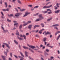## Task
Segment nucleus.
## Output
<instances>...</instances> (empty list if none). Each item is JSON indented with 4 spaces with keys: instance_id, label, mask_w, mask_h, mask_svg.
<instances>
[{
    "instance_id": "1",
    "label": "nucleus",
    "mask_w": 60,
    "mask_h": 60,
    "mask_svg": "<svg viewBox=\"0 0 60 60\" xmlns=\"http://www.w3.org/2000/svg\"><path fill=\"white\" fill-rule=\"evenodd\" d=\"M52 6V5H51L49 6H45L43 8V9L49 8H50V7H51Z\"/></svg>"
},
{
    "instance_id": "2",
    "label": "nucleus",
    "mask_w": 60,
    "mask_h": 60,
    "mask_svg": "<svg viewBox=\"0 0 60 60\" xmlns=\"http://www.w3.org/2000/svg\"><path fill=\"white\" fill-rule=\"evenodd\" d=\"M30 12H26L25 15H24L23 16V17H26V16H27L28 15V14H30Z\"/></svg>"
},
{
    "instance_id": "3",
    "label": "nucleus",
    "mask_w": 60,
    "mask_h": 60,
    "mask_svg": "<svg viewBox=\"0 0 60 60\" xmlns=\"http://www.w3.org/2000/svg\"><path fill=\"white\" fill-rule=\"evenodd\" d=\"M28 46L30 48H31L32 49H36V47L34 46H33L32 45H29L28 44Z\"/></svg>"
},
{
    "instance_id": "4",
    "label": "nucleus",
    "mask_w": 60,
    "mask_h": 60,
    "mask_svg": "<svg viewBox=\"0 0 60 60\" xmlns=\"http://www.w3.org/2000/svg\"><path fill=\"white\" fill-rule=\"evenodd\" d=\"M31 23V21H28L27 22V23H26L25 24H23V26H26V25H27L28 24H29V23Z\"/></svg>"
},
{
    "instance_id": "5",
    "label": "nucleus",
    "mask_w": 60,
    "mask_h": 60,
    "mask_svg": "<svg viewBox=\"0 0 60 60\" xmlns=\"http://www.w3.org/2000/svg\"><path fill=\"white\" fill-rule=\"evenodd\" d=\"M39 17V18H41V19H43L44 17H43L42 16V15L41 14H40L38 15Z\"/></svg>"
},
{
    "instance_id": "6",
    "label": "nucleus",
    "mask_w": 60,
    "mask_h": 60,
    "mask_svg": "<svg viewBox=\"0 0 60 60\" xmlns=\"http://www.w3.org/2000/svg\"><path fill=\"white\" fill-rule=\"evenodd\" d=\"M1 28L3 30V32H4V33H6V32H8V30H4V27H3V26H1Z\"/></svg>"
},
{
    "instance_id": "7",
    "label": "nucleus",
    "mask_w": 60,
    "mask_h": 60,
    "mask_svg": "<svg viewBox=\"0 0 60 60\" xmlns=\"http://www.w3.org/2000/svg\"><path fill=\"white\" fill-rule=\"evenodd\" d=\"M4 44V45H6V46L8 48V49H10V46H9V45H8V44H7L6 43H3Z\"/></svg>"
},
{
    "instance_id": "8",
    "label": "nucleus",
    "mask_w": 60,
    "mask_h": 60,
    "mask_svg": "<svg viewBox=\"0 0 60 60\" xmlns=\"http://www.w3.org/2000/svg\"><path fill=\"white\" fill-rule=\"evenodd\" d=\"M60 11V10H57V11H54V12H55V13H59V12Z\"/></svg>"
},
{
    "instance_id": "9",
    "label": "nucleus",
    "mask_w": 60,
    "mask_h": 60,
    "mask_svg": "<svg viewBox=\"0 0 60 60\" xmlns=\"http://www.w3.org/2000/svg\"><path fill=\"white\" fill-rule=\"evenodd\" d=\"M45 34V35H47V34H51V33L49 32H47Z\"/></svg>"
},
{
    "instance_id": "10",
    "label": "nucleus",
    "mask_w": 60,
    "mask_h": 60,
    "mask_svg": "<svg viewBox=\"0 0 60 60\" xmlns=\"http://www.w3.org/2000/svg\"><path fill=\"white\" fill-rule=\"evenodd\" d=\"M32 26H33V25H29L28 27L29 29H31V27H32Z\"/></svg>"
},
{
    "instance_id": "11",
    "label": "nucleus",
    "mask_w": 60,
    "mask_h": 60,
    "mask_svg": "<svg viewBox=\"0 0 60 60\" xmlns=\"http://www.w3.org/2000/svg\"><path fill=\"white\" fill-rule=\"evenodd\" d=\"M52 19H53L52 17L50 18L49 19H48L47 20L48 21H50Z\"/></svg>"
},
{
    "instance_id": "12",
    "label": "nucleus",
    "mask_w": 60,
    "mask_h": 60,
    "mask_svg": "<svg viewBox=\"0 0 60 60\" xmlns=\"http://www.w3.org/2000/svg\"><path fill=\"white\" fill-rule=\"evenodd\" d=\"M41 20V19H38L36 20V21L37 22V21H39L40 20Z\"/></svg>"
},
{
    "instance_id": "13",
    "label": "nucleus",
    "mask_w": 60,
    "mask_h": 60,
    "mask_svg": "<svg viewBox=\"0 0 60 60\" xmlns=\"http://www.w3.org/2000/svg\"><path fill=\"white\" fill-rule=\"evenodd\" d=\"M14 26H16V27H17V26H19V24H18V23H15L14 24Z\"/></svg>"
},
{
    "instance_id": "14",
    "label": "nucleus",
    "mask_w": 60,
    "mask_h": 60,
    "mask_svg": "<svg viewBox=\"0 0 60 60\" xmlns=\"http://www.w3.org/2000/svg\"><path fill=\"white\" fill-rule=\"evenodd\" d=\"M2 57L3 58V59L4 60H6V59H5V57H4V56H2Z\"/></svg>"
},
{
    "instance_id": "15",
    "label": "nucleus",
    "mask_w": 60,
    "mask_h": 60,
    "mask_svg": "<svg viewBox=\"0 0 60 60\" xmlns=\"http://www.w3.org/2000/svg\"><path fill=\"white\" fill-rule=\"evenodd\" d=\"M19 14H20L19 13H17L16 14H15V16H16V17H18V16H19Z\"/></svg>"
},
{
    "instance_id": "16",
    "label": "nucleus",
    "mask_w": 60,
    "mask_h": 60,
    "mask_svg": "<svg viewBox=\"0 0 60 60\" xmlns=\"http://www.w3.org/2000/svg\"><path fill=\"white\" fill-rule=\"evenodd\" d=\"M8 16L9 17H12L13 16V14H10V15H8Z\"/></svg>"
},
{
    "instance_id": "17",
    "label": "nucleus",
    "mask_w": 60,
    "mask_h": 60,
    "mask_svg": "<svg viewBox=\"0 0 60 60\" xmlns=\"http://www.w3.org/2000/svg\"><path fill=\"white\" fill-rule=\"evenodd\" d=\"M53 26H59L58 24H55L53 25Z\"/></svg>"
},
{
    "instance_id": "18",
    "label": "nucleus",
    "mask_w": 60,
    "mask_h": 60,
    "mask_svg": "<svg viewBox=\"0 0 60 60\" xmlns=\"http://www.w3.org/2000/svg\"><path fill=\"white\" fill-rule=\"evenodd\" d=\"M26 9H20V11H25Z\"/></svg>"
},
{
    "instance_id": "19",
    "label": "nucleus",
    "mask_w": 60,
    "mask_h": 60,
    "mask_svg": "<svg viewBox=\"0 0 60 60\" xmlns=\"http://www.w3.org/2000/svg\"><path fill=\"white\" fill-rule=\"evenodd\" d=\"M46 39H47V38H45L43 39V41H45L46 40Z\"/></svg>"
},
{
    "instance_id": "20",
    "label": "nucleus",
    "mask_w": 60,
    "mask_h": 60,
    "mask_svg": "<svg viewBox=\"0 0 60 60\" xmlns=\"http://www.w3.org/2000/svg\"><path fill=\"white\" fill-rule=\"evenodd\" d=\"M4 4H5V5H6V7L7 8L8 6L7 4V2H5Z\"/></svg>"
},
{
    "instance_id": "21",
    "label": "nucleus",
    "mask_w": 60,
    "mask_h": 60,
    "mask_svg": "<svg viewBox=\"0 0 60 60\" xmlns=\"http://www.w3.org/2000/svg\"><path fill=\"white\" fill-rule=\"evenodd\" d=\"M22 27V25H20L19 26V29H21Z\"/></svg>"
},
{
    "instance_id": "22",
    "label": "nucleus",
    "mask_w": 60,
    "mask_h": 60,
    "mask_svg": "<svg viewBox=\"0 0 60 60\" xmlns=\"http://www.w3.org/2000/svg\"><path fill=\"white\" fill-rule=\"evenodd\" d=\"M25 53L26 56H28V55H27V52L26 51H25Z\"/></svg>"
},
{
    "instance_id": "23",
    "label": "nucleus",
    "mask_w": 60,
    "mask_h": 60,
    "mask_svg": "<svg viewBox=\"0 0 60 60\" xmlns=\"http://www.w3.org/2000/svg\"><path fill=\"white\" fill-rule=\"evenodd\" d=\"M56 6H57V7H59V4L58 3H57L56 4Z\"/></svg>"
},
{
    "instance_id": "24",
    "label": "nucleus",
    "mask_w": 60,
    "mask_h": 60,
    "mask_svg": "<svg viewBox=\"0 0 60 60\" xmlns=\"http://www.w3.org/2000/svg\"><path fill=\"white\" fill-rule=\"evenodd\" d=\"M14 42L16 44H18V43L16 40H14Z\"/></svg>"
},
{
    "instance_id": "25",
    "label": "nucleus",
    "mask_w": 60,
    "mask_h": 60,
    "mask_svg": "<svg viewBox=\"0 0 60 60\" xmlns=\"http://www.w3.org/2000/svg\"><path fill=\"white\" fill-rule=\"evenodd\" d=\"M20 53L21 54V56H23V57H24V55H23V53H22V52H20Z\"/></svg>"
},
{
    "instance_id": "26",
    "label": "nucleus",
    "mask_w": 60,
    "mask_h": 60,
    "mask_svg": "<svg viewBox=\"0 0 60 60\" xmlns=\"http://www.w3.org/2000/svg\"><path fill=\"white\" fill-rule=\"evenodd\" d=\"M7 21L9 22H11V20H9L8 19H7Z\"/></svg>"
},
{
    "instance_id": "27",
    "label": "nucleus",
    "mask_w": 60,
    "mask_h": 60,
    "mask_svg": "<svg viewBox=\"0 0 60 60\" xmlns=\"http://www.w3.org/2000/svg\"><path fill=\"white\" fill-rule=\"evenodd\" d=\"M23 47L25 49H28V48L27 47H26L25 46H23Z\"/></svg>"
},
{
    "instance_id": "28",
    "label": "nucleus",
    "mask_w": 60,
    "mask_h": 60,
    "mask_svg": "<svg viewBox=\"0 0 60 60\" xmlns=\"http://www.w3.org/2000/svg\"><path fill=\"white\" fill-rule=\"evenodd\" d=\"M39 34H41V33H42V31H41V30H40L38 32Z\"/></svg>"
},
{
    "instance_id": "29",
    "label": "nucleus",
    "mask_w": 60,
    "mask_h": 60,
    "mask_svg": "<svg viewBox=\"0 0 60 60\" xmlns=\"http://www.w3.org/2000/svg\"><path fill=\"white\" fill-rule=\"evenodd\" d=\"M47 11H51V10H50V9H48L47 10Z\"/></svg>"
},
{
    "instance_id": "30",
    "label": "nucleus",
    "mask_w": 60,
    "mask_h": 60,
    "mask_svg": "<svg viewBox=\"0 0 60 60\" xmlns=\"http://www.w3.org/2000/svg\"><path fill=\"white\" fill-rule=\"evenodd\" d=\"M23 37L25 39H26V35H23Z\"/></svg>"
},
{
    "instance_id": "31",
    "label": "nucleus",
    "mask_w": 60,
    "mask_h": 60,
    "mask_svg": "<svg viewBox=\"0 0 60 60\" xmlns=\"http://www.w3.org/2000/svg\"><path fill=\"white\" fill-rule=\"evenodd\" d=\"M43 13H46L47 12H48V11H44L43 12Z\"/></svg>"
},
{
    "instance_id": "32",
    "label": "nucleus",
    "mask_w": 60,
    "mask_h": 60,
    "mask_svg": "<svg viewBox=\"0 0 60 60\" xmlns=\"http://www.w3.org/2000/svg\"><path fill=\"white\" fill-rule=\"evenodd\" d=\"M60 35H59V36L57 38V40H58L59 39V38H60Z\"/></svg>"
},
{
    "instance_id": "33",
    "label": "nucleus",
    "mask_w": 60,
    "mask_h": 60,
    "mask_svg": "<svg viewBox=\"0 0 60 60\" xmlns=\"http://www.w3.org/2000/svg\"><path fill=\"white\" fill-rule=\"evenodd\" d=\"M2 10L3 11H6V10L5 9H3Z\"/></svg>"
},
{
    "instance_id": "34",
    "label": "nucleus",
    "mask_w": 60,
    "mask_h": 60,
    "mask_svg": "<svg viewBox=\"0 0 60 60\" xmlns=\"http://www.w3.org/2000/svg\"><path fill=\"white\" fill-rule=\"evenodd\" d=\"M29 49L31 51V52H32L33 53H34V51H33V50H31V49H30V48Z\"/></svg>"
},
{
    "instance_id": "35",
    "label": "nucleus",
    "mask_w": 60,
    "mask_h": 60,
    "mask_svg": "<svg viewBox=\"0 0 60 60\" xmlns=\"http://www.w3.org/2000/svg\"><path fill=\"white\" fill-rule=\"evenodd\" d=\"M39 7V6H35V7H34V8H37Z\"/></svg>"
},
{
    "instance_id": "36",
    "label": "nucleus",
    "mask_w": 60,
    "mask_h": 60,
    "mask_svg": "<svg viewBox=\"0 0 60 60\" xmlns=\"http://www.w3.org/2000/svg\"><path fill=\"white\" fill-rule=\"evenodd\" d=\"M18 2L19 4H21V2L19 0H18Z\"/></svg>"
},
{
    "instance_id": "37",
    "label": "nucleus",
    "mask_w": 60,
    "mask_h": 60,
    "mask_svg": "<svg viewBox=\"0 0 60 60\" xmlns=\"http://www.w3.org/2000/svg\"><path fill=\"white\" fill-rule=\"evenodd\" d=\"M6 11H9V8H7L6 9Z\"/></svg>"
},
{
    "instance_id": "38",
    "label": "nucleus",
    "mask_w": 60,
    "mask_h": 60,
    "mask_svg": "<svg viewBox=\"0 0 60 60\" xmlns=\"http://www.w3.org/2000/svg\"><path fill=\"white\" fill-rule=\"evenodd\" d=\"M4 53L5 54V55H6V56H7V53L5 52H4Z\"/></svg>"
},
{
    "instance_id": "39",
    "label": "nucleus",
    "mask_w": 60,
    "mask_h": 60,
    "mask_svg": "<svg viewBox=\"0 0 60 60\" xmlns=\"http://www.w3.org/2000/svg\"><path fill=\"white\" fill-rule=\"evenodd\" d=\"M15 11H16L17 12H19V11H18V10L17 8H15Z\"/></svg>"
},
{
    "instance_id": "40",
    "label": "nucleus",
    "mask_w": 60,
    "mask_h": 60,
    "mask_svg": "<svg viewBox=\"0 0 60 60\" xmlns=\"http://www.w3.org/2000/svg\"><path fill=\"white\" fill-rule=\"evenodd\" d=\"M1 14L2 15V16H4V13L2 12H1Z\"/></svg>"
},
{
    "instance_id": "41",
    "label": "nucleus",
    "mask_w": 60,
    "mask_h": 60,
    "mask_svg": "<svg viewBox=\"0 0 60 60\" xmlns=\"http://www.w3.org/2000/svg\"><path fill=\"white\" fill-rule=\"evenodd\" d=\"M50 44H48L47 45V47H49V45H50Z\"/></svg>"
},
{
    "instance_id": "42",
    "label": "nucleus",
    "mask_w": 60,
    "mask_h": 60,
    "mask_svg": "<svg viewBox=\"0 0 60 60\" xmlns=\"http://www.w3.org/2000/svg\"><path fill=\"white\" fill-rule=\"evenodd\" d=\"M41 25L42 26V27H44V24L43 23H41Z\"/></svg>"
},
{
    "instance_id": "43",
    "label": "nucleus",
    "mask_w": 60,
    "mask_h": 60,
    "mask_svg": "<svg viewBox=\"0 0 60 60\" xmlns=\"http://www.w3.org/2000/svg\"><path fill=\"white\" fill-rule=\"evenodd\" d=\"M0 4H3V1H2V0H1L0 2Z\"/></svg>"
},
{
    "instance_id": "44",
    "label": "nucleus",
    "mask_w": 60,
    "mask_h": 60,
    "mask_svg": "<svg viewBox=\"0 0 60 60\" xmlns=\"http://www.w3.org/2000/svg\"><path fill=\"white\" fill-rule=\"evenodd\" d=\"M46 51H47V52H49V50L48 49H46Z\"/></svg>"
},
{
    "instance_id": "45",
    "label": "nucleus",
    "mask_w": 60,
    "mask_h": 60,
    "mask_svg": "<svg viewBox=\"0 0 60 60\" xmlns=\"http://www.w3.org/2000/svg\"><path fill=\"white\" fill-rule=\"evenodd\" d=\"M15 28H14L13 29H11V30H15Z\"/></svg>"
},
{
    "instance_id": "46",
    "label": "nucleus",
    "mask_w": 60,
    "mask_h": 60,
    "mask_svg": "<svg viewBox=\"0 0 60 60\" xmlns=\"http://www.w3.org/2000/svg\"><path fill=\"white\" fill-rule=\"evenodd\" d=\"M16 35H19V33L18 32H17V33H16Z\"/></svg>"
},
{
    "instance_id": "47",
    "label": "nucleus",
    "mask_w": 60,
    "mask_h": 60,
    "mask_svg": "<svg viewBox=\"0 0 60 60\" xmlns=\"http://www.w3.org/2000/svg\"><path fill=\"white\" fill-rule=\"evenodd\" d=\"M51 13H52V11H50L48 12V14H50Z\"/></svg>"
},
{
    "instance_id": "48",
    "label": "nucleus",
    "mask_w": 60,
    "mask_h": 60,
    "mask_svg": "<svg viewBox=\"0 0 60 60\" xmlns=\"http://www.w3.org/2000/svg\"><path fill=\"white\" fill-rule=\"evenodd\" d=\"M14 56L16 57V58H18V57L17 56L15 55H14Z\"/></svg>"
},
{
    "instance_id": "49",
    "label": "nucleus",
    "mask_w": 60,
    "mask_h": 60,
    "mask_svg": "<svg viewBox=\"0 0 60 60\" xmlns=\"http://www.w3.org/2000/svg\"><path fill=\"white\" fill-rule=\"evenodd\" d=\"M35 36L36 37H39V35L38 34H37L35 35Z\"/></svg>"
},
{
    "instance_id": "50",
    "label": "nucleus",
    "mask_w": 60,
    "mask_h": 60,
    "mask_svg": "<svg viewBox=\"0 0 60 60\" xmlns=\"http://www.w3.org/2000/svg\"><path fill=\"white\" fill-rule=\"evenodd\" d=\"M38 14H39V13H37L35 14V16H37V15H38Z\"/></svg>"
},
{
    "instance_id": "51",
    "label": "nucleus",
    "mask_w": 60,
    "mask_h": 60,
    "mask_svg": "<svg viewBox=\"0 0 60 60\" xmlns=\"http://www.w3.org/2000/svg\"><path fill=\"white\" fill-rule=\"evenodd\" d=\"M36 25H35V26H34V29H35V28H36Z\"/></svg>"
},
{
    "instance_id": "52",
    "label": "nucleus",
    "mask_w": 60,
    "mask_h": 60,
    "mask_svg": "<svg viewBox=\"0 0 60 60\" xmlns=\"http://www.w3.org/2000/svg\"><path fill=\"white\" fill-rule=\"evenodd\" d=\"M34 10V8H32L31 9V11H33Z\"/></svg>"
},
{
    "instance_id": "53",
    "label": "nucleus",
    "mask_w": 60,
    "mask_h": 60,
    "mask_svg": "<svg viewBox=\"0 0 60 60\" xmlns=\"http://www.w3.org/2000/svg\"><path fill=\"white\" fill-rule=\"evenodd\" d=\"M57 52H58V54H60V52L58 50L57 51Z\"/></svg>"
},
{
    "instance_id": "54",
    "label": "nucleus",
    "mask_w": 60,
    "mask_h": 60,
    "mask_svg": "<svg viewBox=\"0 0 60 60\" xmlns=\"http://www.w3.org/2000/svg\"><path fill=\"white\" fill-rule=\"evenodd\" d=\"M28 6H29V7H32V5H29Z\"/></svg>"
},
{
    "instance_id": "55",
    "label": "nucleus",
    "mask_w": 60,
    "mask_h": 60,
    "mask_svg": "<svg viewBox=\"0 0 60 60\" xmlns=\"http://www.w3.org/2000/svg\"><path fill=\"white\" fill-rule=\"evenodd\" d=\"M10 56H11V57H12V53H11V52L10 53Z\"/></svg>"
},
{
    "instance_id": "56",
    "label": "nucleus",
    "mask_w": 60,
    "mask_h": 60,
    "mask_svg": "<svg viewBox=\"0 0 60 60\" xmlns=\"http://www.w3.org/2000/svg\"><path fill=\"white\" fill-rule=\"evenodd\" d=\"M50 2H49L47 3V4H46V5H48V4H50Z\"/></svg>"
},
{
    "instance_id": "57",
    "label": "nucleus",
    "mask_w": 60,
    "mask_h": 60,
    "mask_svg": "<svg viewBox=\"0 0 60 60\" xmlns=\"http://www.w3.org/2000/svg\"><path fill=\"white\" fill-rule=\"evenodd\" d=\"M51 59H53L54 58V57L53 56H51L50 57Z\"/></svg>"
},
{
    "instance_id": "58",
    "label": "nucleus",
    "mask_w": 60,
    "mask_h": 60,
    "mask_svg": "<svg viewBox=\"0 0 60 60\" xmlns=\"http://www.w3.org/2000/svg\"><path fill=\"white\" fill-rule=\"evenodd\" d=\"M57 34H58L57 33V32H56L55 34V35H57Z\"/></svg>"
},
{
    "instance_id": "59",
    "label": "nucleus",
    "mask_w": 60,
    "mask_h": 60,
    "mask_svg": "<svg viewBox=\"0 0 60 60\" xmlns=\"http://www.w3.org/2000/svg\"><path fill=\"white\" fill-rule=\"evenodd\" d=\"M2 15V16H1L2 18V19H4V17Z\"/></svg>"
},
{
    "instance_id": "60",
    "label": "nucleus",
    "mask_w": 60,
    "mask_h": 60,
    "mask_svg": "<svg viewBox=\"0 0 60 60\" xmlns=\"http://www.w3.org/2000/svg\"><path fill=\"white\" fill-rule=\"evenodd\" d=\"M49 47H50V48H53V46H49Z\"/></svg>"
},
{
    "instance_id": "61",
    "label": "nucleus",
    "mask_w": 60,
    "mask_h": 60,
    "mask_svg": "<svg viewBox=\"0 0 60 60\" xmlns=\"http://www.w3.org/2000/svg\"><path fill=\"white\" fill-rule=\"evenodd\" d=\"M9 60H12L11 58H9Z\"/></svg>"
},
{
    "instance_id": "62",
    "label": "nucleus",
    "mask_w": 60,
    "mask_h": 60,
    "mask_svg": "<svg viewBox=\"0 0 60 60\" xmlns=\"http://www.w3.org/2000/svg\"><path fill=\"white\" fill-rule=\"evenodd\" d=\"M36 27H40V26L38 25H36Z\"/></svg>"
},
{
    "instance_id": "63",
    "label": "nucleus",
    "mask_w": 60,
    "mask_h": 60,
    "mask_svg": "<svg viewBox=\"0 0 60 60\" xmlns=\"http://www.w3.org/2000/svg\"><path fill=\"white\" fill-rule=\"evenodd\" d=\"M19 35L20 37H23V36H22V35Z\"/></svg>"
},
{
    "instance_id": "64",
    "label": "nucleus",
    "mask_w": 60,
    "mask_h": 60,
    "mask_svg": "<svg viewBox=\"0 0 60 60\" xmlns=\"http://www.w3.org/2000/svg\"><path fill=\"white\" fill-rule=\"evenodd\" d=\"M43 47V45H40V47Z\"/></svg>"
}]
</instances>
